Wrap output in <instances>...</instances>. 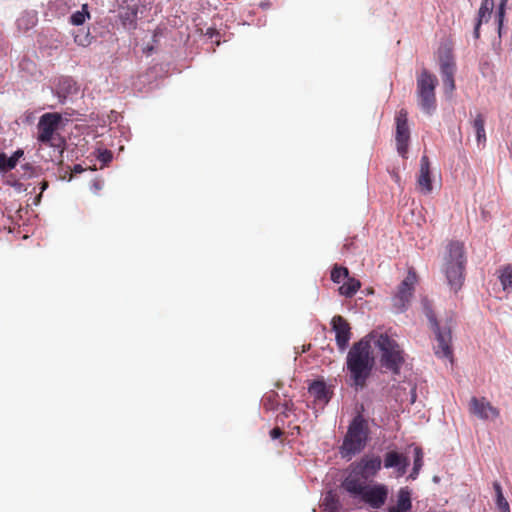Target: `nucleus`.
<instances>
[{
	"instance_id": "obj_16",
	"label": "nucleus",
	"mask_w": 512,
	"mask_h": 512,
	"mask_svg": "<svg viewBox=\"0 0 512 512\" xmlns=\"http://www.w3.org/2000/svg\"><path fill=\"white\" fill-rule=\"evenodd\" d=\"M494 0H483L478 10L477 19L473 31L475 39L480 37V27L483 23H487L494 9Z\"/></svg>"
},
{
	"instance_id": "obj_12",
	"label": "nucleus",
	"mask_w": 512,
	"mask_h": 512,
	"mask_svg": "<svg viewBox=\"0 0 512 512\" xmlns=\"http://www.w3.org/2000/svg\"><path fill=\"white\" fill-rule=\"evenodd\" d=\"M440 71L443 79L444 91L447 94H452L455 90L454 74L456 71L455 61L450 52L440 57Z\"/></svg>"
},
{
	"instance_id": "obj_2",
	"label": "nucleus",
	"mask_w": 512,
	"mask_h": 512,
	"mask_svg": "<svg viewBox=\"0 0 512 512\" xmlns=\"http://www.w3.org/2000/svg\"><path fill=\"white\" fill-rule=\"evenodd\" d=\"M466 257L464 244L452 241L447 246V254L444 257V273L447 282L454 292L460 290L465 279Z\"/></svg>"
},
{
	"instance_id": "obj_36",
	"label": "nucleus",
	"mask_w": 512,
	"mask_h": 512,
	"mask_svg": "<svg viewBox=\"0 0 512 512\" xmlns=\"http://www.w3.org/2000/svg\"><path fill=\"white\" fill-rule=\"evenodd\" d=\"M392 177H393V179L395 180V182H396V183H399V182H400V176H399V174H398V173L394 172V173L392 174Z\"/></svg>"
},
{
	"instance_id": "obj_35",
	"label": "nucleus",
	"mask_w": 512,
	"mask_h": 512,
	"mask_svg": "<svg viewBox=\"0 0 512 512\" xmlns=\"http://www.w3.org/2000/svg\"><path fill=\"white\" fill-rule=\"evenodd\" d=\"M268 403H270V396H265L264 397V407L272 408V406H270Z\"/></svg>"
},
{
	"instance_id": "obj_30",
	"label": "nucleus",
	"mask_w": 512,
	"mask_h": 512,
	"mask_svg": "<svg viewBox=\"0 0 512 512\" xmlns=\"http://www.w3.org/2000/svg\"><path fill=\"white\" fill-rule=\"evenodd\" d=\"M324 504L328 509H330L332 511L337 509V500L331 493L326 495V497L324 499Z\"/></svg>"
},
{
	"instance_id": "obj_28",
	"label": "nucleus",
	"mask_w": 512,
	"mask_h": 512,
	"mask_svg": "<svg viewBox=\"0 0 512 512\" xmlns=\"http://www.w3.org/2000/svg\"><path fill=\"white\" fill-rule=\"evenodd\" d=\"M137 16V8H131L128 9L125 14H121V19L123 20V23L126 24L129 22L130 24H133L135 22Z\"/></svg>"
},
{
	"instance_id": "obj_9",
	"label": "nucleus",
	"mask_w": 512,
	"mask_h": 512,
	"mask_svg": "<svg viewBox=\"0 0 512 512\" xmlns=\"http://www.w3.org/2000/svg\"><path fill=\"white\" fill-rule=\"evenodd\" d=\"M61 121L62 116L57 112L43 114L37 124V140L46 145L58 146L53 143V140L56 139V131Z\"/></svg>"
},
{
	"instance_id": "obj_1",
	"label": "nucleus",
	"mask_w": 512,
	"mask_h": 512,
	"mask_svg": "<svg viewBox=\"0 0 512 512\" xmlns=\"http://www.w3.org/2000/svg\"><path fill=\"white\" fill-rule=\"evenodd\" d=\"M374 366V357L370 342L360 340L355 343L347 355V369L357 387L363 388Z\"/></svg>"
},
{
	"instance_id": "obj_32",
	"label": "nucleus",
	"mask_w": 512,
	"mask_h": 512,
	"mask_svg": "<svg viewBox=\"0 0 512 512\" xmlns=\"http://www.w3.org/2000/svg\"><path fill=\"white\" fill-rule=\"evenodd\" d=\"M283 431L279 427H275L270 431V437L272 439H278L282 436Z\"/></svg>"
},
{
	"instance_id": "obj_19",
	"label": "nucleus",
	"mask_w": 512,
	"mask_h": 512,
	"mask_svg": "<svg viewBox=\"0 0 512 512\" xmlns=\"http://www.w3.org/2000/svg\"><path fill=\"white\" fill-rule=\"evenodd\" d=\"M23 154L24 152L21 149L16 150L11 157H7L5 153H0V173L14 169Z\"/></svg>"
},
{
	"instance_id": "obj_8",
	"label": "nucleus",
	"mask_w": 512,
	"mask_h": 512,
	"mask_svg": "<svg viewBox=\"0 0 512 512\" xmlns=\"http://www.w3.org/2000/svg\"><path fill=\"white\" fill-rule=\"evenodd\" d=\"M438 80L435 75L423 69L417 76V97L421 109L431 115L436 109L435 89Z\"/></svg>"
},
{
	"instance_id": "obj_6",
	"label": "nucleus",
	"mask_w": 512,
	"mask_h": 512,
	"mask_svg": "<svg viewBox=\"0 0 512 512\" xmlns=\"http://www.w3.org/2000/svg\"><path fill=\"white\" fill-rule=\"evenodd\" d=\"M382 466L379 456H364L359 461L350 465L348 475L342 482V487L367 483L373 479Z\"/></svg>"
},
{
	"instance_id": "obj_21",
	"label": "nucleus",
	"mask_w": 512,
	"mask_h": 512,
	"mask_svg": "<svg viewBox=\"0 0 512 512\" xmlns=\"http://www.w3.org/2000/svg\"><path fill=\"white\" fill-rule=\"evenodd\" d=\"M346 280L347 281L339 287L338 291L340 295L351 298L360 289L361 282L358 279L349 276L346 278Z\"/></svg>"
},
{
	"instance_id": "obj_40",
	"label": "nucleus",
	"mask_w": 512,
	"mask_h": 512,
	"mask_svg": "<svg viewBox=\"0 0 512 512\" xmlns=\"http://www.w3.org/2000/svg\"><path fill=\"white\" fill-rule=\"evenodd\" d=\"M26 169H31V167L28 164H25L24 166Z\"/></svg>"
},
{
	"instance_id": "obj_31",
	"label": "nucleus",
	"mask_w": 512,
	"mask_h": 512,
	"mask_svg": "<svg viewBox=\"0 0 512 512\" xmlns=\"http://www.w3.org/2000/svg\"><path fill=\"white\" fill-rule=\"evenodd\" d=\"M112 152L109 151V150H104L102 152H100L98 158L101 162L103 163H108L112 160Z\"/></svg>"
},
{
	"instance_id": "obj_13",
	"label": "nucleus",
	"mask_w": 512,
	"mask_h": 512,
	"mask_svg": "<svg viewBox=\"0 0 512 512\" xmlns=\"http://www.w3.org/2000/svg\"><path fill=\"white\" fill-rule=\"evenodd\" d=\"M332 329L335 332L337 346L340 350H345L351 338V328L349 323L340 315L332 318Z\"/></svg>"
},
{
	"instance_id": "obj_4",
	"label": "nucleus",
	"mask_w": 512,
	"mask_h": 512,
	"mask_svg": "<svg viewBox=\"0 0 512 512\" xmlns=\"http://www.w3.org/2000/svg\"><path fill=\"white\" fill-rule=\"evenodd\" d=\"M343 489L352 499L364 504L369 510L372 511L381 509L387 502L389 495L388 487L382 483H364L343 487Z\"/></svg>"
},
{
	"instance_id": "obj_22",
	"label": "nucleus",
	"mask_w": 512,
	"mask_h": 512,
	"mask_svg": "<svg viewBox=\"0 0 512 512\" xmlns=\"http://www.w3.org/2000/svg\"><path fill=\"white\" fill-rule=\"evenodd\" d=\"M499 280L505 292H512V265H506L500 269Z\"/></svg>"
},
{
	"instance_id": "obj_23",
	"label": "nucleus",
	"mask_w": 512,
	"mask_h": 512,
	"mask_svg": "<svg viewBox=\"0 0 512 512\" xmlns=\"http://www.w3.org/2000/svg\"><path fill=\"white\" fill-rule=\"evenodd\" d=\"M473 128L476 132V140L480 143H485L486 132H485V119L482 114H478L473 120Z\"/></svg>"
},
{
	"instance_id": "obj_7",
	"label": "nucleus",
	"mask_w": 512,
	"mask_h": 512,
	"mask_svg": "<svg viewBox=\"0 0 512 512\" xmlns=\"http://www.w3.org/2000/svg\"><path fill=\"white\" fill-rule=\"evenodd\" d=\"M425 315L429 320L430 328L435 334L437 344L433 347L434 353L438 358H446L451 362L453 360L452 333L449 325L440 326L435 313L430 306L425 305Z\"/></svg>"
},
{
	"instance_id": "obj_3",
	"label": "nucleus",
	"mask_w": 512,
	"mask_h": 512,
	"mask_svg": "<svg viewBox=\"0 0 512 512\" xmlns=\"http://www.w3.org/2000/svg\"><path fill=\"white\" fill-rule=\"evenodd\" d=\"M369 438L368 421L358 413L350 422L348 430L340 447L344 458H351L360 453L366 446Z\"/></svg>"
},
{
	"instance_id": "obj_26",
	"label": "nucleus",
	"mask_w": 512,
	"mask_h": 512,
	"mask_svg": "<svg viewBox=\"0 0 512 512\" xmlns=\"http://www.w3.org/2000/svg\"><path fill=\"white\" fill-rule=\"evenodd\" d=\"M89 17H90V15L88 12V5L84 4L80 11H76L71 15L70 22L73 25L79 26V25H82L85 22L86 18H89Z\"/></svg>"
},
{
	"instance_id": "obj_14",
	"label": "nucleus",
	"mask_w": 512,
	"mask_h": 512,
	"mask_svg": "<svg viewBox=\"0 0 512 512\" xmlns=\"http://www.w3.org/2000/svg\"><path fill=\"white\" fill-rule=\"evenodd\" d=\"M469 410L480 419L497 418L499 416L498 409L492 406L484 397H472L469 403Z\"/></svg>"
},
{
	"instance_id": "obj_25",
	"label": "nucleus",
	"mask_w": 512,
	"mask_h": 512,
	"mask_svg": "<svg viewBox=\"0 0 512 512\" xmlns=\"http://www.w3.org/2000/svg\"><path fill=\"white\" fill-rule=\"evenodd\" d=\"M349 276V270L348 268L335 264L331 270V280L334 283H340L341 281L345 280Z\"/></svg>"
},
{
	"instance_id": "obj_20",
	"label": "nucleus",
	"mask_w": 512,
	"mask_h": 512,
	"mask_svg": "<svg viewBox=\"0 0 512 512\" xmlns=\"http://www.w3.org/2000/svg\"><path fill=\"white\" fill-rule=\"evenodd\" d=\"M309 393L319 402L327 403L329 401L328 390L323 381H314L309 386Z\"/></svg>"
},
{
	"instance_id": "obj_34",
	"label": "nucleus",
	"mask_w": 512,
	"mask_h": 512,
	"mask_svg": "<svg viewBox=\"0 0 512 512\" xmlns=\"http://www.w3.org/2000/svg\"><path fill=\"white\" fill-rule=\"evenodd\" d=\"M493 487H494V490L496 492V496L497 495H503L502 487H501V485L498 482H494Z\"/></svg>"
},
{
	"instance_id": "obj_11",
	"label": "nucleus",
	"mask_w": 512,
	"mask_h": 512,
	"mask_svg": "<svg viewBox=\"0 0 512 512\" xmlns=\"http://www.w3.org/2000/svg\"><path fill=\"white\" fill-rule=\"evenodd\" d=\"M396 146L398 153L406 158L410 140V130L408 126V112L405 109L399 110L396 115Z\"/></svg>"
},
{
	"instance_id": "obj_24",
	"label": "nucleus",
	"mask_w": 512,
	"mask_h": 512,
	"mask_svg": "<svg viewBox=\"0 0 512 512\" xmlns=\"http://www.w3.org/2000/svg\"><path fill=\"white\" fill-rule=\"evenodd\" d=\"M423 466V451L420 447L414 448V465L409 478L415 480Z\"/></svg>"
},
{
	"instance_id": "obj_38",
	"label": "nucleus",
	"mask_w": 512,
	"mask_h": 512,
	"mask_svg": "<svg viewBox=\"0 0 512 512\" xmlns=\"http://www.w3.org/2000/svg\"><path fill=\"white\" fill-rule=\"evenodd\" d=\"M47 187H48V182L43 181V182L41 183V190H42V191H44Z\"/></svg>"
},
{
	"instance_id": "obj_17",
	"label": "nucleus",
	"mask_w": 512,
	"mask_h": 512,
	"mask_svg": "<svg viewBox=\"0 0 512 512\" xmlns=\"http://www.w3.org/2000/svg\"><path fill=\"white\" fill-rule=\"evenodd\" d=\"M409 466L408 458L396 451H389L384 457L385 468H397L400 475L406 473L407 467Z\"/></svg>"
},
{
	"instance_id": "obj_10",
	"label": "nucleus",
	"mask_w": 512,
	"mask_h": 512,
	"mask_svg": "<svg viewBox=\"0 0 512 512\" xmlns=\"http://www.w3.org/2000/svg\"><path fill=\"white\" fill-rule=\"evenodd\" d=\"M417 282V275L413 270H409L407 276L399 284L397 292L392 298L393 306L400 312L404 311L414 293V286Z\"/></svg>"
},
{
	"instance_id": "obj_5",
	"label": "nucleus",
	"mask_w": 512,
	"mask_h": 512,
	"mask_svg": "<svg viewBox=\"0 0 512 512\" xmlns=\"http://www.w3.org/2000/svg\"><path fill=\"white\" fill-rule=\"evenodd\" d=\"M380 351V364L391 373L398 375L405 362L404 351L396 340L387 334H380L375 341Z\"/></svg>"
},
{
	"instance_id": "obj_29",
	"label": "nucleus",
	"mask_w": 512,
	"mask_h": 512,
	"mask_svg": "<svg viewBox=\"0 0 512 512\" xmlns=\"http://www.w3.org/2000/svg\"><path fill=\"white\" fill-rule=\"evenodd\" d=\"M496 505H497L498 509H499L501 512H505V511L510 510L509 503H508V501L505 499L504 495H497V498H496Z\"/></svg>"
},
{
	"instance_id": "obj_15",
	"label": "nucleus",
	"mask_w": 512,
	"mask_h": 512,
	"mask_svg": "<svg viewBox=\"0 0 512 512\" xmlns=\"http://www.w3.org/2000/svg\"><path fill=\"white\" fill-rule=\"evenodd\" d=\"M417 184L421 192L424 194H429L432 191L430 161L426 155H423L420 160V170Z\"/></svg>"
},
{
	"instance_id": "obj_27",
	"label": "nucleus",
	"mask_w": 512,
	"mask_h": 512,
	"mask_svg": "<svg viewBox=\"0 0 512 512\" xmlns=\"http://www.w3.org/2000/svg\"><path fill=\"white\" fill-rule=\"evenodd\" d=\"M507 3H508V0H501L499 5H498V9L496 11V21H497V24H498V34H499V36H501V34H502V28H503V23H504L505 11H506Z\"/></svg>"
},
{
	"instance_id": "obj_33",
	"label": "nucleus",
	"mask_w": 512,
	"mask_h": 512,
	"mask_svg": "<svg viewBox=\"0 0 512 512\" xmlns=\"http://www.w3.org/2000/svg\"><path fill=\"white\" fill-rule=\"evenodd\" d=\"M283 408H284L283 414L285 415V417H288V412L292 411V409H293V403L291 401L285 402L283 404Z\"/></svg>"
},
{
	"instance_id": "obj_39",
	"label": "nucleus",
	"mask_w": 512,
	"mask_h": 512,
	"mask_svg": "<svg viewBox=\"0 0 512 512\" xmlns=\"http://www.w3.org/2000/svg\"><path fill=\"white\" fill-rule=\"evenodd\" d=\"M269 396H270V398H272V397H277L278 395L276 393L272 392V394ZM270 402H273V399H270Z\"/></svg>"
},
{
	"instance_id": "obj_18",
	"label": "nucleus",
	"mask_w": 512,
	"mask_h": 512,
	"mask_svg": "<svg viewBox=\"0 0 512 512\" xmlns=\"http://www.w3.org/2000/svg\"><path fill=\"white\" fill-rule=\"evenodd\" d=\"M412 510L411 491L402 487L397 493L396 504L388 508V512H410Z\"/></svg>"
},
{
	"instance_id": "obj_37",
	"label": "nucleus",
	"mask_w": 512,
	"mask_h": 512,
	"mask_svg": "<svg viewBox=\"0 0 512 512\" xmlns=\"http://www.w3.org/2000/svg\"><path fill=\"white\" fill-rule=\"evenodd\" d=\"M75 42H76V43H78V44H80V45H83V46L87 45V43H85L84 41L79 40V39H78V36H76V37H75Z\"/></svg>"
},
{
	"instance_id": "obj_41",
	"label": "nucleus",
	"mask_w": 512,
	"mask_h": 512,
	"mask_svg": "<svg viewBox=\"0 0 512 512\" xmlns=\"http://www.w3.org/2000/svg\"><path fill=\"white\" fill-rule=\"evenodd\" d=\"M75 170H76V171H79V170H80V166H79V165H77V166L75 167Z\"/></svg>"
}]
</instances>
